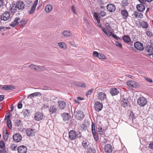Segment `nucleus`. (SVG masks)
<instances>
[{
  "mask_svg": "<svg viewBox=\"0 0 153 153\" xmlns=\"http://www.w3.org/2000/svg\"><path fill=\"white\" fill-rule=\"evenodd\" d=\"M79 139L82 137L81 133L79 132V133H76L74 130H71L68 132V138L71 140H75L76 137Z\"/></svg>",
  "mask_w": 153,
  "mask_h": 153,
  "instance_id": "nucleus-1",
  "label": "nucleus"
},
{
  "mask_svg": "<svg viewBox=\"0 0 153 153\" xmlns=\"http://www.w3.org/2000/svg\"><path fill=\"white\" fill-rule=\"evenodd\" d=\"M97 98L98 100L102 102L106 101L107 100L106 94L103 91L97 92Z\"/></svg>",
  "mask_w": 153,
  "mask_h": 153,
  "instance_id": "nucleus-2",
  "label": "nucleus"
},
{
  "mask_svg": "<svg viewBox=\"0 0 153 153\" xmlns=\"http://www.w3.org/2000/svg\"><path fill=\"white\" fill-rule=\"evenodd\" d=\"M74 114L76 118L80 120L83 119L85 116L84 112L81 110L75 111Z\"/></svg>",
  "mask_w": 153,
  "mask_h": 153,
  "instance_id": "nucleus-3",
  "label": "nucleus"
},
{
  "mask_svg": "<svg viewBox=\"0 0 153 153\" xmlns=\"http://www.w3.org/2000/svg\"><path fill=\"white\" fill-rule=\"evenodd\" d=\"M91 130L94 139L96 141H97L98 139V134L97 132L96 131L95 124L93 122L91 123Z\"/></svg>",
  "mask_w": 153,
  "mask_h": 153,
  "instance_id": "nucleus-4",
  "label": "nucleus"
},
{
  "mask_svg": "<svg viewBox=\"0 0 153 153\" xmlns=\"http://www.w3.org/2000/svg\"><path fill=\"white\" fill-rule=\"evenodd\" d=\"M146 99L143 97H140L137 100V104L140 106L143 107L147 103Z\"/></svg>",
  "mask_w": 153,
  "mask_h": 153,
  "instance_id": "nucleus-5",
  "label": "nucleus"
},
{
  "mask_svg": "<svg viewBox=\"0 0 153 153\" xmlns=\"http://www.w3.org/2000/svg\"><path fill=\"white\" fill-rule=\"evenodd\" d=\"M13 138L14 141L16 142H19L22 140V137L19 134L16 133L13 135Z\"/></svg>",
  "mask_w": 153,
  "mask_h": 153,
  "instance_id": "nucleus-6",
  "label": "nucleus"
},
{
  "mask_svg": "<svg viewBox=\"0 0 153 153\" xmlns=\"http://www.w3.org/2000/svg\"><path fill=\"white\" fill-rule=\"evenodd\" d=\"M134 47L137 49L142 51L144 49L143 44L139 42H136L134 44Z\"/></svg>",
  "mask_w": 153,
  "mask_h": 153,
  "instance_id": "nucleus-7",
  "label": "nucleus"
},
{
  "mask_svg": "<svg viewBox=\"0 0 153 153\" xmlns=\"http://www.w3.org/2000/svg\"><path fill=\"white\" fill-rule=\"evenodd\" d=\"M10 14L9 12L6 11L4 13L2 14L1 17V19L2 20L6 21L10 18Z\"/></svg>",
  "mask_w": 153,
  "mask_h": 153,
  "instance_id": "nucleus-8",
  "label": "nucleus"
},
{
  "mask_svg": "<svg viewBox=\"0 0 153 153\" xmlns=\"http://www.w3.org/2000/svg\"><path fill=\"white\" fill-rule=\"evenodd\" d=\"M43 118V114L40 112H37L35 113L34 118L37 121H39L42 120Z\"/></svg>",
  "mask_w": 153,
  "mask_h": 153,
  "instance_id": "nucleus-9",
  "label": "nucleus"
},
{
  "mask_svg": "<svg viewBox=\"0 0 153 153\" xmlns=\"http://www.w3.org/2000/svg\"><path fill=\"white\" fill-rule=\"evenodd\" d=\"M17 150L19 153H26L27 151V147L24 145L19 146L17 148Z\"/></svg>",
  "mask_w": 153,
  "mask_h": 153,
  "instance_id": "nucleus-10",
  "label": "nucleus"
},
{
  "mask_svg": "<svg viewBox=\"0 0 153 153\" xmlns=\"http://www.w3.org/2000/svg\"><path fill=\"white\" fill-rule=\"evenodd\" d=\"M106 8L108 11L112 12L115 10L116 7L113 4H108L107 5Z\"/></svg>",
  "mask_w": 153,
  "mask_h": 153,
  "instance_id": "nucleus-11",
  "label": "nucleus"
},
{
  "mask_svg": "<svg viewBox=\"0 0 153 153\" xmlns=\"http://www.w3.org/2000/svg\"><path fill=\"white\" fill-rule=\"evenodd\" d=\"M0 89L5 90H11L15 88V86L12 85H0Z\"/></svg>",
  "mask_w": 153,
  "mask_h": 153,
  "instance_id": "nucleus-12",
  "label": "nucleus"
},
{
  "mask_svg": "<svg viewBox=\"0 0 153 153\" xmlns=\"http://www.w3.org/2000/svg\"><path fill=\"white\" fill-rule=\"evenodd\" d=\"M16 6L17 8L19 10H23L25 7L24 3L22 1H18L16 3Z\"/></svg>",
  "mask_w": 153,
  "mask_h": 153,
  "instance_id": "nucleus-13",
  "label": "nucleus"
},
{
  "mask_svg": "<svg viewBox=\"0 0 153 153\" xmlns=\"http://www.w3.org/2000/svg\"><path fill=\"white\" fill-rule=\"evenodd\" d=\"M94 107L97 111H99L102 109L103 105L100 102H97L95 103Z\"/></svg>",
  "mask_w": 153,
  "mask_h": 153,
  "instance_id": "nucleus-14",
  "label": "nucleus"
},
{
  "mask_svg": "<svg viewBox=\"0 0 153 153\" xmlns=\"http://www.w3.org/2000/svg\"><path fill=\"white\" fill-rule=\"evenodd\" d=\"M57 109V108L55 105H51L49 108V113L50 114H55L56 112Z\"/></svg>",
  "mask_w": 153,
  "mask_h": 153,
  "instance_id": "nucleus-15",
  "label": "nucleus"
},
{
  "mask_svg": "<svg viewBox=\"0 0 153 153\" xmlns=\"http://www.w3.org/2000/svg\"><path fill=\"white\" fill-rule=\"evenodd\" d=\"M30 67L32 69H34L35 70H38L41 71L42 70H45V68L43 66H41L40 67L39 66H36L33 65L32 64L29 65Z\"/></svg>",
  "mask_w": 153,
  "mask_h": 153,
  "instance_id": "nucleus-16",
  "label": "nucleus"
},
{
  "mask_svg": "<svg viewBox=\"0 0 153 153\" xmlns=\"http://www.w3.org/2000/svg\"><path fill=\"white\" fill-rule=\"evenodd\" d=\"M109 91L110 93L112 96L117 95L119 93L118 90L116 88H111Z\"/></svg>",
  "mask_w": 153,
  "mask_h": 153,
  "instance_id": "nucleus-17",
  "label": "nucleus"
},
{
  "mask_svg": "<svg viewBox=\"0 0 153 153\" xmlns=\"http://www.w3.org/2000/svg\"><path fill=\"white\" fill-rule=\"evenodd\" d=\"M104 150L105 152L107 153H111L112 150V147L111 145L110 144L105 145L104 147Z\"/></svg>",
  "mask_w": 153,
  "mask_h": 153,
  "instance_id": "nucleus-18",
  "label": "nucleus"
},
{
  "mask_svg": "<svg viewBox=\"0 0 153 153\" xmlns=\"http://www.w3.org/2000/svg\"><path fill=\"white\" fill-rule=\"evenodd\" d=\"M26 133L28 136H33L35 135V132L33 130L30 128L27 129L26 131Z\"/></svg>",
  "mask_w": 153,
  "mask_h": 153,
  "instance_id": "nucleus-19",
  "label": "nucleus"
},
{
  "mask_svg": "<svg viewBox=\"0 0 153 153\" xmlns=\"http://www.w3.org/2000/svg\"><path fill=\"white\" fill-rule=\"evenodd\" d=\"M126 83L128 86L134 88H136L137 85V83L134 81H128Z\"/></svg>",
  "mask_w": 153,
  "mask_h": 153,
  "instance_id": "nucleus-20",
  "label": "nucleus"
},
{
  "mask_svg": "<svg viewBox=\"0 0 153 153\" xmlns=\"http://www.w3.org/2000/svg\"><path fill=\"white\" fill-rule=\"evenodd\" d=\"M82 145L83 148L85 149H86L89 145L88 140L85 138H83L82 140Z\"/></svg>",
  "mask_w": 153,
  "mask_h": 153,
  "instance_id": "nucleus-21",
  "label": "nucleus"
},
{
  "mask_svg": "<svg viewBox=\"0 0 153 153\" xmlns=\"http://www.w3.org/2000/svg\"><path fill=\"white\" fill-rule=\"evenodd\" d=\"M136 8L140 12H143L145 9V6L142 4H137L136 6Z\"/></svg>",
  "mask_w": 153,
  "mask_h": 153,
  "instance_id": "nucleus-22",
  "label": "nucleus"
},
{
  "mask_svg": "<svg viewBox=\"0 0 153 153\" xmlns=\"http://www.w3.org/2000/svg\"><path fill=\"white\" fill-rule=\"evenodd\" d=\"M20 18L19 17H16L14 21L11 24H10V25L13 27H14L15 26L18 25H19V22L18 21L20 20Z\"/></svg>",
  "mask_w": 153,
  "mask_h": 153,
  "instance_id": "nucleus-23",
  "label": "nucleus"
},
{
  "mask_svg": "<svg viewBox=\"0 0 153 153\" xmlns=\"http://www.w3.org/2000/svg\"><path fill=\"white\" fill-rule=\"evenodd\" d=\"M62 117L63 120L65 122L68 121L70 118V116L68 113H63L62 114Z\"/></svg>",
  "mask_w": 153,
  "mask_h": 153,
  "instance_id": "nucleus-24",
  "label": "nucleus"
},
{
  "mask_svg": "<svg viewBox=\"0 0 153 153\" xmlns=\"http://www.w3.org/2000/svg\"><path fill=\"white\" fill-rule=\"evenodd\" d=\"M121 14L123 18L126 19L128 16V14L127 11L126 10H121Z\"/></svg>",
  "mask_w": 153,
  "mask_h": 153,
  "instance_id": "nucleus-25",
  "label": "nucleus"
},
{
  "mask_svg": "<svg viewBox=\"0 0 153 153\" xmlns=\"http://www.w3.org/2000/svg\"><path fill=\"white\" fill-rule=\"evenodd\" d=\"M58 104L60 108L61 109H63L66 105V103L65 102L60 100L58 101Z\"/></svg>",
  "mask_w": 153,
  "mask_h": 153,
  "instance_id": "nucleus-26",
  "label": "nucleus"
},
{
  "mask_svg": "<svg viewBox=\"0 0 153 153\" xmlns=\"http://www.w3.org/2000/svg\"><path fill=\"white\" fill-rule=\"evenodd\" d=\"M17 7L14 4H13L12 5H10V10L12 13H14L17 11Z\"/></svg>",
  "mask_w": 153,
  "mask_h": 153,
  "instance_id": "nucleus-27",
  "label": "nucleus"
},
{
  "mask_svg": "<svg viewBox=\"0 0 153 153\" xmlns=\"http://www.w3.org/2000/svg\"><path fill=\"white\" fill-rule=\"evenodd\" d=\"M145 50L149 53H151L153 52V47L150 45H146Z\"/></svg>",
  "mask_w": 153,
  "mask_h": 153,
  "instance_id": "nucleus-28",
  "label": "nucleus"
},
{
  "mask_svg": "<svg viewBox=\"0 0 153 153\" xmlns=\"http://www.w3.org/2000/svg\"><path fill=\"white\" fill-rule=\"evenodd\" d=\"M133 14L135 17L136 18H142L143 17V14L137 11H134Z\"/></svg>",
  "mask_w": 153,
  "mask_h": 153,
  "instance_id": "nucleus-29",
  "label": "nucleus"
},
{
  "mask_svg": "<svg viewBox=\"0 0 153 153\" xmlns=\"http://www.w3.org/2000/svg\"><path fill=\"white\" fill-rule=\"evenodd\" d=\"M7 119V125L10 129H11L12 128V126L10 120V117L9 116L5 117L4 120H5Z\"/></svg>",
  "mask_w": 153,
  "mask_h": 153,
  "instance_id": "nucleus-30",
  "label": "nucleus"
},
{
  "mask_svg": "<svg viewBox=\"0 0 153 153\" xmlns=\"http://www.w3.org/2000/svg\"><path fill=\"white\" fill-rule=\"evenodd\" d=\"M121 102L122 105L124 107H125L126 106L128 105V101L127 99H123L121 100Z\"/></svg>",
  "mask_w": 153,
  "mask_h": 153,
  "instance_id": "nucleus-31",
  "label": "nucleus"
},
{
  "mask_svg": "<svg viewBox=\"0 0 153 153\" xmlns=\"http://www.w3.org/2000/svg\"><path fill=\"white\" fill-rule=\"evenodd\" d=\"M52 5L49 4L46 5L45 7V10L47 13L50 12L52 10Z\"/></svg>",
  "mask_w": 153,
  "mask_h": 153,
  "instance_id": "nucleus-32",
  "label": "nucleus"
},
{
  "mask_svg": "<svg viewBox=\"0 0 153 153\" xmlns=\"http://www.w3.org/2000/svg\"><path fill=\"white\" fill-rule=\"evenodd\" d=\"M41 94V93L39 92H35L31 94L30 95H29L28 97L27 98H30L32 99V98L34 97H36L38 95Z\"/></svg>",
  "mask_w": 153,
  "mask_h": 153,
  "instance_id": "nucleus-33",
  "label": "nucleus"
},
{
  "mask_svg": "<svg viewBox=\"0 0 153 153\" xmlns=\"http://www.w3.org/2000/svg\"><path fill=\"white\" fill-rule=\"evenodd\" d=\"M123 38V40L126 43L130 42L131 41L130 37L128 36H124Z\"/></svg>",
  "mask_w": 153,
  "mask_h": 153,
  "instance_id": "nucleus-34",
  "label": "nucleus"
},
{
  "mask_svg": "<svg viewBox=\"0 0 153 153\" xmlns=\"http://www.w3.org/2000/svg\"><path fill=\"white\" fill-rule=\"evenodd\" d=\"M95 150L91 147H89L87 149V153H96Z\"/></svg>",
  "mask_w": 153,
  "mask_h": 153,
  "instance_id": "nucleus-35",
  "label": "nucleus"
},
{
  "mask_svg": "<svg viewBox=\"0 0 153 153\" xmlns=\"http://www.w3.org/2000/svg\"><path fill=\"white\" fill-rule=\"evenodd\" d=\"M100 140L101 143H105L107 142L108 140L106 137L105 136H104L100 137Z\"/></svg>",
  "mask_w": 153,
  "mask_h": 153,
  "instance_id": "nucleus-36",
  "label": "nucleus"
},
{
  "mask_svg": "<svg viewBox=\"0 0 153 153\" xmlns=\"http://www.w3.org/2000/svg\"><path fill=\"white\" fill-rule=\"evenodd\" d=\"M140 25L143 28H146L148 27V25L146 22H143L141 23Z\"/></svg>",
  "mask_w": 153,
  "mask_h": 153,
  "instance_id": "nucleus-37",
  "label": "nucleus"
},
{
  "mask_svg": "<svg viewBox=\"0 0 153 153\" xmlns=\"http://www.w3.org/2000/svg\"><path fill=\"white\" fill-rule=\"evenodd\" d=\"M62 34L64 36L68 37L71 34V32L68 31H63L62 33Z\"/></svg>",
  "mask_w": 153,
  "mask_h": 153,
  "instance_id": "nucleus-38",
  "label": "nucleus"
},
{
  "mask_svg": "<svg viewBox=\"0 0 153 153\" xmlns=\"http://www.w3.org/2000/svg\"><path fill=\"white\" fill-rule=\"evenodd\" d=\"M121 3L122 6L125 7L127 6L129 3L128 0H122Z\"/></svg>",
  "mask_w": 153,
  "mask_h": 153,
  "instance_id": "nucleus-39",
  "label": "nucleus"
},
{
  "mask_svg": "<svg viewBox=\"0 0 153 153\" xmlns=\"http://www.w3.org/2000/svg\"><path fill=\"white\" fill-rule=\"evenodd\" d=\"M94 17L95 18L97 21V22L98 23H100V18L99 17L98 14L97 13L95 12L94 13Z\"/></svg>",
  "mask_w": 153,
  "mask_h": 153,
  "instance_id": "nucleus-40",
  "label": "nucleus"
},
{
  "mask_svg": "<svg viewBox=\"0 0 153 153\" xmlns=\"http://www.w3.org/2000/svg\"><path fill=\"white\" fill-rule=\"evenodd\" d=\"M58 45L61 48H66V45L64 43L60 42L58 43Z\"/></svg>",
  "mask_w": 153,
  "mask_h": 153,
  "instance_id": "nucleus-41",
  "label": "nucleus"
},
{
  "mask_svg": "<svg viewBox=\"0 0 153 153\" xmlns=\"http://www.w3.org/2000/svg\"><path fill=\"white\" fill-rule=\"evenodd\" d=\"M22 122L20 120H17L15 122V124L17 126H21Z\"/></svg>",
  "mask_w": 153,
  "mask_h": 153,
  "instance_id": "nucleus-42",
  "label": "nucleus"
},
{
  "mask_svg": "<svg viewBox=\"0 0 153 153\" xmlns=\"http://www.w3.org/2000/svg\"><path fill=\"white\" fill-rule=\"evenodd\" d=\"M28 111V110H25L24 111H23V115L25 117H27L30 115L29 112Z\"/></svg>",
  "mask_w": 153,
  "mask_h": 153,
  "instance_id": "nucleus-43",
  "label": "nucleus"
},
{
  "mask_svg": "<svg viewBox=\"0 0 153 153\" xmlns=\"http://www.w3.org/2000/svg\"><path fill=\"white\" fill-rule=\"evenodd\" d=\"M9 134L8 133H3V137L5 141H7L8 139Z\"/></svg>",
  "mask_w": 153,
  "mask_h": 153,
  "instance_id": "nucleus-44",
  "label": "nucleus"
},
{
  "mask_svg": "<svg viewBox=\"0 0 153 153\" xmlns=\"http://www.w3.org/2000/svg\"><path fill=\"white\" fill-rule=\"evenodd\" d=\"M20 23L21 24V27H22L26 24L27 22L25 20L22 19L20 21Z\"/></svg>",
  "mask_w": 153,
  "mask_h": 153,
  "instance_id": "nucleus-45",
  "label": "nucleus"
},
{
  "mask_svg": "<svg viewBox=\"0 0 153 153\" xmlns=\"http://www.w3.org/2000/svg\"><path fill=\"white\" fill-rule=\"evenodd\" d=\"M98 131L99 134L100 135H103L104 134V132L102 131V128H98Z\"/></svg>",
  "mask_w": 153,
  "mask_h": 153,
  "instance_id": "nucleus-46",
  "label": "nucleus"
},
{
  "mask_svg": "<svg viewBox=\"0 0 153 153\" xmlns=\"http://www.w3.org/2000/svg\"><path fill=\"white\" fill-rule=\"evenodd\" d=\"M10 148L12 150H15L17 148V146L15 144H12L10 146Z\"/></svg>",
  "mask_w": 153,
  "mask_h": 153,
  "instance_id": "nucleus-47",
  "label": "nucleus"
},
{
  "mask_svg": "<svg viewBox=\"0 0 153 153\" xmlns=\"http://www.w3.org/2000/svg\"><path fill=\"white\" fill-rule=\"evenodd\" d=\"M98 58L100 59H104L105 58V56L102 53L99 54Z\"/></svg>",
  "mask_w": 153,
  "mask_h": 153,
  "instance_id": "nucleus-48",
  "label": "nucleus"
},
{
  "mask_svg": "<svg viewBox=\"0 0 153 153\" xmlns=\"http://www.w3.org/2000/svg\"><path fill=\"white\" fill-rule=\"evenodd\" d=\"M94 90V88H92L91 89L88 90L86 93L87 96L88 97V95H90L93 92Z\"/></svg>",
  "mask_w": 153,
  "mask_h": 153,
  "instance_id": "nucleus-49",
  "label": "nucleus"
},
{
  "mask_svg": "<svg viewBox=\"0 0 153 153\" xmlns=\"http://www.w3.org/2000/svg\"><path fill=\"white\" fill-rule=\"evenodd\" d=\"M151 2L152 1H146L145 3L144 4H145L146 7H151Z\"/></svg>",
  "mask_w": 153,
  "mask_h": 153,
  "instance_id": "nucleus-50",
  "label": "nucleus"
},
{
  "mask_svg": "<svg viewBox=\"0 0 153 153\" xmlns=\"http://www.w3.org/2000/svg\"><path fill=\"white\" fill-rule=\"evenodd\" d=\"M5 144L4 141L2 140L0 141V148L1 149H3L4 148Z\"/></svg>",
  "mask_w": 153,
  "mask_h": 153,
  "instance_id": "nucleus-51",
  "label": "nucleus"
},
{
  "mask_svg": "<svg viewBox=\"0 0 153 153\" xmlns=\"http://www.w3.org/2000/svg\"><path fill=\"white\" fill-rule=\"evenodd\" d=\"M129 117L130 120L133 122L134 119V116L133 113H131L129 115Z\"/></svg>",
  "mask_w": 153,
  "mask_h": 153,
  "instance_id": "nucleus-52",
  "label": "nucleus"
},
{
  "mask_svg": "<svg viewBox=\"0 0 153 153\" xmlns=\"http://www.w3.org/2000/svg\"><path fill=\"white\" fill-rule=\"evenodd\" d=\"M35 9L36 7H34V6H32L29 11V13L31 14H32L35 10Z\"/></svg>",
  "mask_w": 153,
  "mask_h": 153,
  "instance_id": "nucleus-53",
  "label": "nucleus"
},
{
  "mask_svg": "<svg viewBox=\"0 0 153 153\" xmlns=\"http://www.w3.org/2000/svg\"><path fill=\"white\" fill-rule=\"evenodd\" d=\"M100 14L102 17H104L106 15V13L104 10H101L100 12Z\"/></svg>",
  "mask_w": 153,
  "mask_h": 153,
  "instance_id": "nucleus-54",
  "label": "nucleus"
},
{
  "mask_svg": "<svg viewBox=\"0 0 153 153\" xmlns=\"http://www.w3.org/2000/svg\"><path fill=\"white\" fill-rule=\"evenodd\" d=\"M147 35L149 37H151L153 35L152 33L149 31H147L146 32Z\"/></svg>",
  "mask_w": 153,
  "mask_h": 153,
  "instance_id": "nucleus-55",
  "label": "nucleus"
},
{
  "mask_svg": "<svg viewBox=\"0 0 153 153\" xmlns=\"http://www.w3.org/2000/svg\"><path fill=\"white\" fill-rule=\"evenodd\" d=\"M144 78L146 81L150 83H152V80L151 79L145 76L144 77Z\"/></svg>",
  "mask_w": 153,
  "mask_h": 153,
  "instance_id": "nucleus-56",
  "label": "nucleus"
},
{
  "mask_svg": "<svg viewBox=\"0 0 153 153\" xmlns=\"http://www.w3.org/2000/svg\"><path fill=\"white\" fill-rule=\"evenodd\" d=\"M148 147L151 149H153V141L149 143Z\"/></svg>",
  "mask_w": 153,
  "mask_h": 153,
  "instance_id": "nucleus-57",
  "label": "nucleus"
},
{
  "mask_svg": "<svg viewBox=\"0 0 153 153\" xmlns=\"http://www.w3.org/2000/svg\"><path fill=\"white\" fill-rule=\"evenodd\" d=\"M77 86H78L81 87L83 88L85 87V85L84 83H79L78 85H77Z\"/></svg>",
  "mask_w": 153,
  "mask_h": 153,
  "instance_id": "nucleus-58",
  "label": "nucleus"
},
{
  "mask_svg": "<svg viewBox=\"0 0 153 153\" xmlns=\"http://www.w3.org/2000/svg\"><path fill=\"white\" fill-rule=\"evenodd\" d=\"M99 53L97 51H94L93 53V55L94 56L98 57V56L99 55Z\"/></svg>",
  "mask_w": 153,
  "mask_h": 153,
  "instance_id": "nucleus-59",
  "label": "nucleus"
},
{
  "mask_svg": "<svg viewBox=\"0 0 153 153\" xmlns=\"http://www.w3.org/2000/svg\"><path fill=\"white\" fill-rule=\"evenodd\" d=\"M116 45L117 46L119 47L120 48H122V44L119 42H116Z\"/></svg>",
  "mask_w": 153,
  "mask_h": 153,
  "instance_id": "nucleus-60",
  "label": "nucleus"
},
{
  "mask_svg": "<svg viewBox=\"0 0 153 153\" xmlns=\"http://www.w3.org/2000/svg\"><path fill=\"white\" fill-rule=\"evenodd\" d=\"M71 10L73 13L76 14V10L75 9L74 7V6H72L71 7Z\"/></svg>",
  "mask_w": 153,
  "mask_h": 153,
  "instance_id": "nucleus-61",
  "label": "nucleus"
},
{
  "mask_svg": "<svg viewBox=\"0 0 153 153\" xmlns=\"http://www.w3.org/2000/svg\"><path fill=\"white\" fill-rule=\"evenodd\" d=\"M38 0H35L33 4V6H34V7H36L37 5L38 4Z\"/></svg>",
  "mask_w": 153,
  "mask_h": 153,
  "instance_id": "nucleus-62",
  "label": "nucleus"
},
{
  "mask_svg": "<svg viewBox=\"0 0 153 153\" xmlns=\"http://www.w3.org/2000/svg\"><path fill=\"white\" fill-rule=\"evenodd\" d=\"M22 105L21 102H19L18 105V108L19 109H20L22 107Z\"/></svg>",
  "mask_w": 153,
  "mask_h": 153,
  "instance_id": "nucleus-63",
  "label": "nucleus"
},
{
  "mask_svg": "<svg viewBox=\"0 0 153 153\" xmlns=\"http://www.w3.org/2000/svg\"><path fill=\"white\" fill-rule=\"evenodd\" d=\"M112 36L116 39H120V38L119 37H118L116 35L114 34H112Z\"/></svg>",
  "mask_w": 153,
  "mask_h": 153,
  "instance_id": "nucleus-64",
  "label": "nucleus"
}]
</instances>
